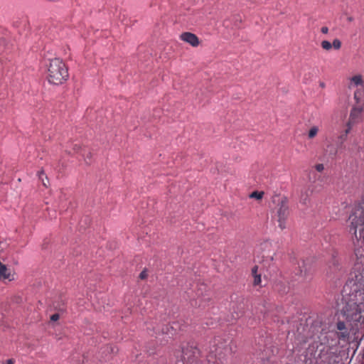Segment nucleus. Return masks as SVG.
<instances>
[{
    "instance_id": "f8f14e48",
    "label": "nucleus",
    "mask_w": 364,
    "mask_h": 364,
    "mask_svg": "<svg viewBox=\"0 0 364 364\" xmlns=\"http://www.w3.org/2000/svg\"><path fill=\"white\" fill-rule=\"evenodd\" d=\"M0 279H8L12 281L14 279V274H11L10 270L6 265L0 262Z\"/></svg>"
},
{
    "instance_id": "1a4fd4ad",
    "label": "nucleus",
    "mask_w": 364,
    "mask_h": 364,
    "mask_svg": "<svg viewBox=\"0 0 364 364\" xmlns=\"http://www.w3.org/2000/svg\"><path fill=\"white\" fill-rule=\"evenodd\" d=\"M336 328L339 331L338 333V338L341 341H348L351 334V331L349 328L346 321H338L336 323Z\"/></svg>"
},
{
    "instance_id": "39448f33",
    "label": "nucleus",
    "mask_w": 364,
    "mask_h": 364,
    "mask_svg": "<svg viewBox=\"0 0 364 364\" xmlns=\"http://www.w3.org/2000/svg\"><path fill=\"white\" fill-rule=\"evenodd\" d=\"M200 350L193 343H188L186 347L182 348L181 360H178V364H194L200 355Z\"/></svg>"
},
{
    "instance_id": "2f4dec72",
    "label": "nucleus",
    "mask_w": 364,
    "mask_h": 364,
    "mask_svg": "<svg viewBox=\"0 0 364 364\" xmlns=\"http://www.w3.org/2000/svg\"><path fill=\"white\" fill-rule=\"evenodd\" d=\"M7 364H14V363L11 359H9L7 360Z\"/></svg>"
},
{
    "instance_id": "f257e3e1",
    "label": "nucleus",
    "mask_w": 364,
    "mask_h": 364,
    "mask_svg": "<svg viewBox=\"0 0 364 364\" xmlns=\"http://www.w3.org/2000/svg\"><path fill=\"white\" fill-rule=\"evenodd\" d=\"M345 306L341 310L351 334L364 336V269L355 272L343 288Z\"/></svg>"
},
{
    "instance_id": "412c9836",
    "label": "nucleus",
    "mask_w": 364,
    "mask_h": 364,
    "mask_svg": "<svg viewBox=\"0 0 364 364\" xmlns=\"http://www.w3.org/2000/svg\"><path fill=\"white\" fill-rule=\"evenodd\" d=\"M332 47H333L334 49L338 50L341 47V42L338 38H335L333 41V43H331Z\"/></svg>"
},
{
    "instance_id": "4be33fe9",
    "label": "nucleus",
    "mask_w": 364,
    "mask_h": 364,
    "mask_svg": "<svg viewBox=\"0 0 364 364\" xmlns=\"http://www.w3.org/2000/svg\"><path fill=\"white\" fill-rule=\"evenodd\" d=\"M254 277V285H259L261 283V274L253 276Z\"/></svg>"
},
{
    "instance_id": "4468645a",
    "label": "nucleus",
    "mask_w": 364,
    "mask_h": 364,
    "mask_svg": "<svg viewBox=\"0 0 364 364\" xmlns=\"http://www.w3.org/2000/svg\"><path fill=\"white\" fill-rule=\"evenodd\" d=\"M350 85L349 87L350 88L352 85L353 86H358V85H363V80L361 75H356L353 76L350 78Z\"/></svg>"
},
{
    "instance_id": "f704fd0d",
    "label": "nucleus",
    "mask_w": 364,
    "mask_h": 364,
    "mask_svg": "<svg viewBox=\"0 0 364 364\" xmlns=\"http://www.w3.org/2000/svg\"><path fill=\"white\" fill-rule=\"evenodd\" d=\"M364 203V193L363 194V204Z\"/></svg>"
},
{
    "instance_id": "393cba45",
    "label": "nucleus",
    "mask_w": 364,
    "mask_h": 364,
    "mask_svg": "<svg viewBox=\"0 0 364 364\" xmlns=\"http://www.w3.org/2000/svg\"><path fill=\"white\" fill-rule=\"evenodd\" d=\"M315 168L317 171L321 172L324 169V166L323 164H318L315 166Z\"/></svg>"
},
{
    "instance_id": "a211bd4d",
    "label": "nucleus",
    "mask_w": 364,
    "mask_h": 364,
    "mask_svg": "<svg viewBox=\"0 0 364 364\" xmlns=\"http://www.w3.org/2000/svg\"><path fill=\"white\" fill-rule=\"evenodd\" d=\"M321 47L324 50H329L332 48V45L331 42L325 40L321 42Z\"/></svg>"
},
{
    "instance_id": "6ab92c4d",
    "label": "nucleus",
    "mask_w": 364,
    "mask_h": 364,
    "mask_svg": "<svg viewBox=\"0 0 364 364\" xmlns=\"http://www.w3.org/2000/svg\"><path fill=\"white\" fill-rule=\"evenodd\" d=\"M38 176L39 179H41L42 181L43 185L46 187L47 184L44 181L43 177H45L46 179H48V177L46 176L44 171L43 170H41L40 171H38Z\"/></svg>"
},
{
    "instance_id": "b1692460",
    "label": "nucleus",
    "mask_w": 364,
    "mask_h": 364,
    "mask_svg": "<svg viewBox=\"0 0 364 364\" xmlns=\"http://www.w3.org/2000/svg\"><path fill=\"white\" fill-rule=\"evenodd\" d=\"M360 91L357 90L354 93V99L355 100L357 103H359L360 101Z\"/></svg>"
},
{
    "instance_id": "20e7f679",
    "label": "nucleus",
    "mask_w": 364,
    "mask_h": 364,
    "mask_svg": "<svg viewBox=\"0 0 364 364\" xmlns=\"http://www.w3.org/2000/svg\"><path fill=\"white\" fill-rule=\"evenodd\" d=\"M350 223L349 232L364 243V203L363 204V196L358 203V208L352 213L348 218Z\"/></svg>"
},
{
    "instance_id": "dca6fc26",
    "label": "nucleus",
    "mask_w": 364,
    "mask_h": 364,
    "mask_svg": "<svg viewBox=\"0 0 364 364\" xmlns=\"http://www.w3.org/2000/svg\"><path fill=\"white\" fill-rule=\"evenodd\" d=\"M264 193L262 191H254L250 195V197L252 198L262 199L263 197Z\"/></svg>"
},
{
    "instance_id": "5701e85b",
    "label": "nucleus",
    "mask_w": 364,
    "mask_h": 364,
    "mask_svg": "<svg viewBox=\"0 0 364 364\" xmlns=\"http://www.w3.org/2000/svg\"><path fill=\"white\" fill-rule=\"evenodd\" d=\"M84 158L87 164L91 163L92 154L90 152H87L86 154H84Z\"/></svg>"
},
{
    "instance_id": "9b49d317",
    "label": "nucleus",
    "mask_w": 364,
    "mask_h": 364,
    "mask_svg": "<svg viewBox=\"0 0 364 364\" xmlns=\"http://www.w3.org/2000/svg\"><path fill=\"white\" fill-rule=\"evenodd\" d=\"M181 330V328L179 326L178 323L173 322V323H169L166 326V328H162V333L167 334L169 337H172L177 333V331Z\"/></svg>"
},
{
    "instance_id": "aec40b11",
    "label": "nucleus",
    "mask_w": 364,
    "mask_h": 364,
    "mask_svg": "<svg viewBox=\"0 0 364 364\" xmlns=\"http://www.w3.org/2000/svg\"><path fill=\"white\" fill-rule=\"evenodd\" d=\"M318 131V129L317 127H311L309 132V137L310 139L314 138L317 134Z\"/></svg>"
},
{
    "instance_id": "6e6552de",
    "label": "nucleus",
    "mask_w": 364,
    "mask_h": 364,
    "mask_svg": "<svg viewBox=\"0 0 364 364\" xmlns=\"http://www.w3.org/2000/svg\"><path fill=\"white\" fill-rule=\"evenodd\" d=\"M363 107L362 106L354 107L350 110L349 120L347 124V129H346V136L348 135L351 129L352 125L356 123L360 118Z\"/></svg>"
},
{
    "instance_id": "bb28decb",
    "label": "nucleus",
    "mask_w": 364,
    "mask_h": 364,
    "mask_svg": "<svg viewBox=\"0 0 364 364\" xmlns=\"http://www.w3.org/2000/svg\"><path fill=\"white\" fill-rule=\"evenodd\" d=\"M258 266L257 265H255L252 268V277L255 276V275H257L258 274Z\"/></svg>"
},
{
    "instance_id": "473e14b6",
    "label": "nucleus",
    "mask_w": 364,
    "mask_h": 364,
    "mask_svg": "<svg viewBox=\"0 0 364 364\" xmlns=\"http://www.w3.org/2000/svg\"><path fill=\"white\" fill-rule=\"evenodd\" d=\"M320 87H325V83L324 82H320Z\"/></svg>"
},
{
    "instance_id": "0eeeda50",
    "label": "nucleus",
    "mask_w": 364,
    "mask_h": 364,
    "mask_svg": "<svg viewBox=\"0 0 364 364\" xmlns=\"http://www.w3.org/2000/svg\"><path fill=\"white\" fill-rule=\"evenodd\" d=\"M294 274L296 276H298V280L301 282H304L311 279L310 268L304 260L298 263V267L294 269Z\"/></svg>"
},
{
    "instance_id": "f3484780",
    "label": "nucleus",
    "mask_w": 364,
    "mask_h": 364,
    "mask_svg": "<svg viewBox=\"0 0 364 364\" xmlns=\"http://www.w3.org/2000/svg\"><path fill=\"white\" fill-rule=\"evenodd\" d=\"M105 350L110 353H116L118 351V349L115 346H113L112 345H107L105 348Z\"/></svg>"
},
{
    "instance_id": "c756f323",
    "label": "nucleus",
    "mask_w": 364,
    "mask_h": 364,
    "mask_svg": "<svg viewBox=\"0 0 364 364\" xmlns=\"http://www.w3.org/2000/svg\"><path fill=\"white\" fill-rule=\"evenodd\" d=\"M345 134H346V132L343 134L341 135L339 137L341 142L345 141L347 137V135L346 136Z\"/></svg>"
},
{
    "instance_id": "c9c22d12",
    "label": "nucleus",
    "mask_w": 364,
    "mask_h": 364,
    "mask_svg": "<svg viewBox=\"0 0 364 364\" xmlns=\"http://www.w3.org/2000/svg\"><path fill=\"white\" fill-rule=\"evenodd\" d=\"M273 260V257H269V261H272Z\"/></svg>"
},
{
    "instance_id": "a878e982",
    "label": "nucleus",
    "mask_w": 364,
    "mask_h": 364,
    "mask_svg": "<svg viewBox=\"0 0 364 364\" xmlns=\"http://www.w3.org/2000/svg\"><path fill=\"white\" fill-rule=\"evenodd\" d=\"M147 277V273H146V269H144L143 271H141L139 274V278L141 279H144Z\"/></svg>"
},
{
    "instance_id": "cd10ccee",
    "label": "nucleus",
    "mask_w": 364,
    "mask_h": 364,
    "mask_svg": "<svg viewBox=\"0 0 364 364\" xmlns=\"http://www.w3.org/2000/svg\"><path fill=\"white\" fill-rule=\"evenodd\" d=\"M60 315L58 314H54L50 316V320L52 321H56L59 319Z\"/></svg>"
},
{
    "instance_id": "72a5a7b5",
    "label": "nucleus",
    "mask_w": 364,
    "mask_h": 364,
    "mask_svg": "<svg viewBox=\"0 0 364 364\" xmlns=\"http://www.w3.org/2000/svg\"><path fill=\"white\" fill-rule=\"evenodd\" d=\"M321 364H331L330 361H323Z\"/></svg>"
},
{
    "instance_id": "ddd939ff",
    "label": "nucleus",
    "mask_w": 364,
    "mask_h": 364,
    "mask_svg": "<svg viewBox=\"0 0 364 364\" xmlns=\"http://www.w3.org/2000/svg\"><path fill=\"white\" fill-rule=\"evenodd\" d=\"M339 265L340 263L339 259L337 257V253H333L332 255V258L329 264L330 272H333L334 271L338 269Z\"/></svg>"
},
{
    "instance_id": "2eb2a0df",
    "label": "nucleus",
    "mask_w": 364,
    "mask_h": 364,
    "mask_svg": "<svg viewBox=\"0 0 364 364\" xmlns=\"http://www.w3.org/2000/svg\"><path fill=\"white\" fill-rule=\"evenodd\" d=\"M80 149L81 147L79 144H74L72 149L68 147H66L65 151L68 152L69 154H73L74 153H77L78 151H80Z\"/></svg>"
},
{
    "instance_id": "c85d7f7f",
    "label": "nucleus",
    "mask_w": 364,
    "mask_h": 364,
    "mask_svg": "<svg viewBox=\"0 0 364 364\" xmlns=\"http://www.w3.org/2000/svg\"><path fill=\"white\" fill-rule=\"evenodd\" d=\"M321 31L322 33L326 34L328 32V28L327 26H323L321 28Z\"/></svg>"
},
{
    "instance_id": "7ed1b4c3",
    "label": "nucleus",
    "mask_w": 364,
    "mask_h": 364,
    "mask_svg": "<svg viewBox=\"0 0 364 364\" xmlns=\"http://www.w3.org/2000/svg\"><path fill=\"white\" fill-rule=\"evenodd\" d=\"M68 77V69L63 60L59 58L51 59L47 74L48 82L54 85H60L63 84Z\"/></svg>"
},
{
    "instance_id": "7c9ffc66",
    "label": "nucleus",
    "mask_w": 364,
    "mask_h": 364,
    "mask_svg": "<svg viewBox=\"0 0 364 364\" xmlns=\"http://www.w3.org/2000/svg\"><path fill=\"white\" fill-rule=\"evenodd\" d=\"M347 20L350 22L353 21L354 20L353 17L352 16H349L347 18Z\"/></svg>"
},
{
    "instance_id": "423d86ee",
    "label": "nucleus",
    "mask_w": 364,
    "mask_h": 364,
    "mask_svg": "<svg viewBox=\"0 0 364 364\" xmlns=\"http://www.w3.org/2000/svg\"><path fill=\"white\" fill-rule=\"evenodd\" d=\"M277 216L279 227L284 230L286 228V221L289 215L288 200L286 197H283L278 204Z\"/></svg>"
},
{
    "instance_id": "9d476101",
    "label": "nucleus",
    "mask_w": 364,
    "mask_h": 364,
    "mask_svg": "<svg viewBox=\"0 0 364 364\" xmlns=\"http://www.w3.org/2000/svg\"><path fill=\"white\" fill-rule=\"evenodd\" d=\"M180 39L188 43L193 47H197L199 45V39L198 36L191 32H183L180 35Z\"/></svg>"
},
{
    "instance_id": "f03ea898",
    "label": "nucleus",
    "mask_w": 364,
    "mask_h": 364,
    "mask_svg": "<svg viewBox=\"0 0 364 364\" xmlns=\"http://www.w3.org/2000/svg\"><path fill=\"white\" fill-rule=\"evenodd\" d=\"M231 343L232 340L225 336L215 337L207 355L208 364H224L227 356L232 353Z\"/></svg>"
}]
</instances>
